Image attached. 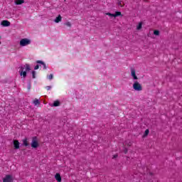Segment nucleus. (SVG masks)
I'll return each mask as SVG.
<instances>
[{
    "mask_svg": "<svg viewBox=\"0 0 182 182\" xmlns=\"http://www.w3.org/2000/svg\"><path fill=\"white\" fill-rule=\"evenodd\" d=\"M16 5H22V4H25V0H16Z\"/></svg>",
    "mask_w": 182,
    "mask_h": 182,
    "instance_id": "obj_11",
    "label": "nucleus"
},
{
    "mask_svg": "<svg viewBox=\"0 0 182 182\" xmlns=\"http://www.w3.org/2000/svg\"><path fill=\"white\" fill-rule=\"evenodd\" d=\"M24 68L26 69V72H29V70H31V65H29V64H26Z\"/></svg>",
    "mask_w": 182,
    "mask_h": 182,
    "instance_id": "obj_14",
    "label": "nucleus"
},
{
    "mask_svg": "<svg viewBox=\"0 0 182 182\" xmlns=\"http://www.w3.org/2000/svg\"><path fill=\"white\" fill-rule=\"evenodd\" d=\"M37 63H40L41 65H43V69H47L46 64H45V63H43V61L37 60Z\"/></svg>",
    "mask_w": 182,
    "mask_h": 182,
    "instance_id": "obj_13",
    "label": "nucleus"
},
{
    "mask_svg": "<svg viewBox=\"0 0 182 182\" xmlns=\"http://www.w3.org/2000/svg\"><path fill=\"white\" fill-rule=\"evenodd\" d=\"M1 25L2 26H11V22H9L8 20H4L1 21Z\"/></svg>",
    "mask_w": 182,
    "mask_h": 182,
    "instance_id": "obj_6",
    "label": "nucleus"
},
{
    "mask_svg": "<svg viewBox=\"0 0 182 182\" xmlns=\"http://www.w3.org/2000/svg\"><path fill=\"white\" fill-rule=\"evenodd\" d=\"M3 182H12V176L11 175H6L3 179Z\"/></svg>",
    "mask_w": 182,
    "mask_h": 182,
    "instance_id": "obj_5",
    "label": "nucleus"
},
{
    "mask_svg": "<svg viewBox=\"0 0 182 182\" xmlns=\"http://www.w3.org/2000/svg\"><path fill=\"white\" fill-rule=\"evenodd\" d=\"M53 106V107H58V106H60V102H59V100L54 101Z\"/></svg>",
    "mask_w": 182,
    "mask_h": 182,
    "instance_id": "obj_12",
    "label": "nucleus"
},
{
    "mask_svg": "<svg viewBox=\"0 0 182 182\" xmlns=\"http://www.w3.org/2000/svg\"><path fill=\"white\" fill-rule=\"evenodd\" d=\"M117 6H120L121 8H123V6H124V4H123L122 1H118Z\"/></svg>",
    "mask_w": 182,
    "mask_h": 182,
    "instance_id": "obj_17",
    "label": "nucleus"
},
{
    "mask_svg": "<svg viewBox=\"0 0 182 182\" xmlns=\"http://www.w3.org/2000/svg\"><path fill=\"white\" fill-rule=\"evenodd\" d=\"M31 39L22 38L20 41L19 45L20 46L23 47V46H28V45H31Z\"/></svg>",
    "mask_w": 182,
    "mask_h": 182,
    "instance_id": "obj_2",
    "label": "nucleus"
},
{
    "mask_svg": "<svg viewBox=\"0 0 182 182\" xmlns=\"http://www.w3.org/2000/svg\"><path fill=\"white\" fill-rule=\"evenodd\" d=\"M106 15H107L108 16H112L114 17V14H112V13H107Z\"/></svg>",
    "mask_w": 182,
    "mask_h": 182,
    "instance_id": "obj_23",
    "label": "nucleus"
},
{
    "mask_svg": "<svg viewBox=\"0 0 182 182\" xmlns=\"http://www.w3.org/2000/svg\"><path fill=\"white\" fill-rule=\"evenodd\" d=\"M33 105H35V106H38V105H41V102H39V100L35 99L33 100Z\"/></svg>",
    "mask_w": 182,
    "mask_h": 182,
    "instance_id": "obj_15",
    "label": "nucleus"
},
{
    "mask_svg": "<svg viewBox=\"0 0 182 182\" xmlns=\"http://www.w3.org/2000/svg\"><path fill=\"white\" fill-rule=\"evenodd\" d=\"M117 157H118V155H117V154H115V155L113 156V158H112V159H117Z\"/></svg>",
    "mask_w": 182,
    "mask_h": 182,
    "instance_id": "obj_28",
    "label": "nucleus"
},
{
    "mask_svg": "<svg viewBox=\"0 0 182 182\" xmlns=\"http://www.w3.org/2000/svg\"><path fill=\"white\" fill-rule=\"evenodd\" d=\"M131 76H132L134 80H137V79H139V77H137V75H136V70H134V68L131 69Z\"/></svg>",
    "mask_w": 182,
    "mask_h": 182,
    "instance_id": "obj_4",
    "label": "nucleus"
},
{
    "mask_svg": "<svg viewBox=\"0 0 182 182\" xmlns=\"http://www.w3.org/2000/svg\"><path fill=\"white\" fill-rule=\"evenodd\" d=\"M55 178L56 181L62 182V176H60V173H55Z\"/></svg>",
    "mask_w": 182,
    "mask_h": 182,
    "instance_id": "obj_9",
    "label": "nucleus"
},
{
    "mask_svg": "<svg viewBox=\"0 0 182 182\" xmlns=\"http://www.w3.org/2000/svg\"><path fill=\"white\" fill-rule=\"evenodd\" d=\"M149 133V129H146L145 132H144V136H147Z\"/></svg>",
    "mask_w": 182,
    "mask_h": 182,
    "instance_id": "obj_25",
    "label": "nucleus"
},
{
    "mask_svg": "<svg viewBox=\"0 0 182 182\" xmlns=\"http://www.w3.org/2000/svg\"><path fill=\"white\" fill-rule=\"evenodd\" d=\"M123 152L124 153V154H127V149H124Z\"/></svg>",
    "mask_w": 182,
    "mask_h": 182,
    "instance_id": "obj_27",
    "label": "nucleus"
},
{
    "mask_svg": "<svg viewBox=\"0 0 182 182\" xmlns=\"http://www.w3.org/2000/svg\"><path fill=\"white\" fill-rule=\"evenodd\" d=\"M32 76H33V79H36V72L33 71L32 72Z\"/></svg>",
    "mask_w": 182,
    "mask_h": 182,
    "instance_id": "obj_21",
    "label": "nucleus"
},
{
    "mask_svg": "<svg viewBox=\"0 0 182 182\" xmlns=\"http://www.w3.org/2000/svg\"><path fill=\"white\" fill-rule=\"evenodd\" d=\"M23 144L24 146H29V144L28 143V139H25L23 140Z\"/></svg>",
    "mask_w": 182,
    "mask_h": 182,
    "instance_id": "obj_19",
    "label": "nucleus"
},
{
    "mask_svg": "<svg viewBox=\"0 0 182 182\" xmlns=\"http://www.w3.org/2000/svg\"><path fill=\"white\" fill-rule=\"evenodd\" d=\"M142 26H143V23L139 22V25L136 26L137 31H140V29H141Z\"/></svg>",
    "mask_w": 182,
    "mask_h": 182,
    "instance_id": "obj_16",
    "label": "nucleus"
},
{
    "mask_svg": "<svg viewBox=\"0 0 182 182\" xmlns=\"http://www.w3.org/2000/svg\"><path fill=\"white\" fill-rule=\"evenodd\" d=\"M154 35H155L156 36H159V35H160V31L159 30H154Z\"/></svg>",
    "mask_w": 182,
    "mask_h": 182,
    "instance_id": "obj_20",
    "label": "nucleus"
},
{
    "mask_svg": "<svg viewBox=\"0 0 182 182\" xmlns=\"http://www.w3.org/2000/svg\"><path fill=\"white\" fill-rule=\"evenodd\" d=\"M21 70L19 71L20 76H23V77H26V71H23L25 70V68L21 67Z\"/></svg>",
    "mask_w": 182,
    "mask_h": 182,
    "instance_id": "obj_8",
    "label": "nucleus"
},
{
    "mask_svg": "<svg viewBox=\"0 0 182 182\" xmlns=\"http://www.w3.org/2000/svg\"><path fill=\"white\" fill-rule=\"evenodd\" d=\"M67 26H69V23H66Z\"/></svg>",
    "mask_w": 182,
    "mask_h": 182,
    "instance_id": "obj_29",
    "label": "nucleus"
},
{
    "mask_svg": "<svg viewBox=\"0 0 182 182\" xmlns=\"http://www.w3.org/2000/svg\"><path fill=\"white\" fill-rule=\"evenodd\" d=\"M13 144H14V149H16V150H18V149H19V141L14 139L13 141Z\"/></svg>",
    "mask_w": 182,
    "mask_h": 182,
    "instance_id": "obj_7",
    "label": "nucleus"
},
{
    "mask_svg": "<svg viewBox=\"0 0 182 182\" xmlns=\"http://www.w3.org/2000/svg\"><path fill=\"white\" fill-rule=\"evenodd\" d=\"M46 89L47 90H50L52 89V86H50V85L46 86Z\"/></svg>",
    "mask_w": 182,
    "mask_h": 182,
    "instance_id": "obj_24",
    "label": "nucleus"
},
{
    "mask_svg": "<svg viewBox=\"0 0 182 182\" xmlns=\"http://www.w3.org/2000/svg\"><path fill=\"white\" fill-rule=\"evenodd\" d=\"M54 22H55V23H59V22H62V16L59 14L54 20Z\"/></svg>",
    "mask_w": 182,
    "mask_h": 182,
    "instance_id": "obj_10",
    "label": "nucleus"
},
{
    "mask_svg": "<svg viewBox=\"0 0 182 182\" xmlns=\"http://www.w3.org/2000/svg\"><path fill=\"white\" fill-rule=\"evenodd\" d=\"M132 87L134 90H136V92H141L143 90V87L141 86V84L139 83V82L135 81L132 85Z\"/></svg>",
    "mask_w": 182,
    "mask_h": 182,
    "instance_id": "obj_1",
    "label": "nucleus"
},
{
    "mask_svg": "<svg viewBox=\"0 0 182 182\" xmlns=\"http://www.w3.org/2000/svg\"><path fill=\"white\" fill-rule=\"evenodd\" d=\"M34 69L35 70H38V69H39V65H36Z\"/></svg>",
    "mask_w": 182,
    "mask_h": 182,
    "instance_id": "obj_26",
    "label": "nucleus"
},
{
    "mask_svg": "<svg viewBox=\"0 0 182 182\" xmlns=\"http://www.w3.org/2000/svg\"><path fill=\"white\" fill-rule=\"evenodd\" d=\"M121 15H122V12L116 11L115 14H114V18H116L117 16H120Z\"/></svg>",
    "mask_w": 182,
    "mask_h": 182,
    "instance_id": "obj_18",
    "label": "nucleus"
},
{
    "mask_svg": "<svg viewBox=\"0 0 182 182\" xmlns=\"http://www.w3.org/2000/svg\"><path fill=\"white\" fill-rule=\"evenodd\" d=\"M31 147L33 149H38L39 147V142H38V138L36 136L33 137Z\"/></svg>",
    "mask_w": 182,
    "mask_h": 182,
    "instance_id": "obj_3",
    "label": "nucleus"
},
{
    "mask_svg": "<svg viewBox=\"0 0 182 182\" xmlns=\"http://www.w3.org/2000/svg\"><path fill=\"white\" fill-rule=\"evenodd\" d=\"M48 79H49V80H52V79H53V74H50L48 75Z\"/></svg>",
    "mask_w": 182,
    "mask_h": 182,
    "instance_id": "obj_22",
    "label": "nucleus"
}]
</instances>
